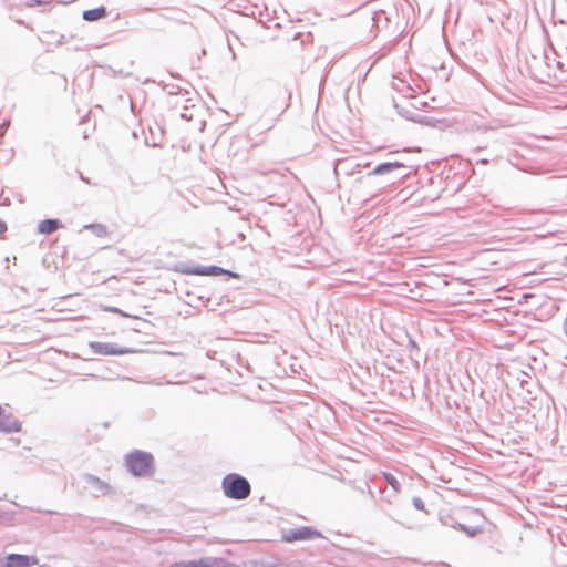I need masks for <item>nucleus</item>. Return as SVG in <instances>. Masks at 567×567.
I'll use <instances>...</instances> for the list:
<instances>
[{
    "label": "nucleus",
    "instance_id": "obj_1",
    "mask_svg": "<svg viewBox=\"0 0 567 567\" xmlns=\"http://www.w3.org/2000/svg\"><path fill=\"white\" fill-rule=\"evenodd\" d=\"M153 456L143 451H134L125 456V465L135 476L150 475L153 471Z\"/></svg>",
    "mask_w": 567,
    "mask_h": 567
},
{
    "label": "nucleus",
    "instance_id": "obj_2",
    "mask_svg": "<svg viewBox=\"0 0 567 567\" xmlns=\"http://www.w3.org/2000/svg\"><path fill=\"white\" fill-rule=\"evenodd\" d=\"M223 489L229 498L245 499L250 494V484L238 474H228L223 480Z\"/></svg>",
    "mask_w": 567,
    "mask_h": 567
},
{
    "label": "nucleus",
    "instance_id": "obj_3",
    "mask_svg": "<svg viewBox=\"0 0 567 567\" xmlns=\"http://www.w3.org/2000/svg\"><path fill=\"white\" fill-rule=\"evenodd\" d=\"M89 347L93 353L99 355H121L130 352L127 349L120 348L109 342L93 341L89 343Z\"/></svg>",
    "mask_w": 567,
    "mask_h": 567
},
{
    "label": "nucleus",
    "instance_id": "obj_4",
    "mask_svg": "<svg viewBox=\"0 0 567 567\" xmlns=\"http://www.w3.org/2000/svg\"><path fill=\"white\" fill-rule=\"evenodd\" d=\"M184 275H194V276H221V275H228L230 277H237L235 274L225 270L217 266H209V267H192V268H183L181 270Z\"/></svg>",
    "mask_w": 567,
    "mask_h": 567
},
{
    "label": "nucleus",
    "instance_id": "obj_5",
    "mask_svg": "<svg viewBox=\"0 0 567 567\" xmlns=\"http://www.w3.org/2000/svg\"><path fill=\"white\" fill-rule=\"evenodd\" d=\"M169 567H238L236 564L225 561L221 559H214L212 561L208 560H188V561H177L172 564Z\"/></svg>",
    "mask_w": 567,
    "mask_h": 567
},
{
    "label": "nucleus",
    "instance_id": "obj_6",
    "mask_svg": "<svg viewBox=\"0 0 567 567\" xmlns=\"http://www.w3.org/2000/svg\"><path fill=\"white\" fill-rule=\"evenodd\" d=\"M37 564L38 559L34 556L11 554L4 558L0 567H30Z\"/></svg>",
    "mask_w": 567,
    "mask_h": 567
},
{
    "label": "nucleus",
    "instance_id": "obj_7",
    "mask_svg": "<svg viewBox=\"0 0 567 567\" xmlns=\"http://www.w3.org/2000/svg\"><path fill=\"white\" fill-rule=\"evenodd\" d=\"M322 537L321 533L311 527H301L291 530L285 536L287 542L308 540Z\"/></svg>",
    "mask_w": 567,
    "mask_h": 567
},
{
    "label": "nucleus",
    "instance_id": "obj_8",
    "mask_svg": "<svg viewBox=\"0 0 567 567\" xmlns=\"http://www.w3.org/2000/svg\"><path fill=\"white\" fill-rule=\"evenodd\" d=\"M402 167H404V164L400 163V162L382 163L373 169L372 174L382 175V174H385V173H389L391 171L399 169Z\"/></svg>",
    "mask_w": 567,
    "mask_h": 567
},
{
    "label": "nucleus",
    "instance_id": "obj_9",
    "mask_svg": "<svg viewBox=\"0 0 567 567\" xmlns=\"http://www.w3.org/2000/svg\"><path fill=\"white\" fill-rule=\"evenodd\" d=\"M59 228V221L56 219H44L39 223L38 230L40 234L50 235Z\"/></svg>",
    "mask_w": 567,
    "mask_h": 567
},
{
    "label": "nucleus",
    "instance_id": "obj_10",
    "mask_svg": "<svg viewBox=\"0 0 567 567\" xmlns=\"http://www.w3.org/2000/svg\"><path fill=\"white\" fill-rule=\"evenodd\" d=\"M106 16V9L104 7L94 8L83 12V19L86 21H96Z\"/></svg>",
    "mask_w": 567,
    "mask_h": 567
},
{
    "label": "nucleus",
    "instance_id": "obj_11",
    "mask_svg": "<svg viewBox=\"0 0 567 567\" xmlns=\"http://www.w3.org/2000/svg\"><path fill=\"white\" fill-rule=\"evenodd\" d=\"M384 477L395 492L400 491V483L392 474L385 473Z\"/></svg>",
    "mask_w": 567,
    "mask_h": 567
},
{
    "label": "nucleus",
    "instance_id": "obj_12",
    "mask_svg": "<svg viewBox=\"0 0 567 567\" xmlns=\"http://www.w3.org/2000/svg\"><path fill=\"white\" fill-rule=\"evenodd\" d=\"M103 311H109V312H114V313H118L120 316L122 317H127V315L125 312H123L122 310H120L118 308H113V307H102L101 308Z\"/></svg>",
    "mask_w": 567,
    "mask_h": 567
},
{
    "label": "nucleus",
    "instance_id": "obj_13",
    "mask_svg": "<svg viewBox=\"0 0 567 567\" xmlns=\"http://www.w3.org/2000/svg\"><path fill=\"white\" fill-rule=\"evenodd\" d=\"M7 224L3 220H0V235L7 231Z\"/></svg>",
    "mask_w": 567,
    "mask_h": 567
},
{
    "label": "nucleus",
    "instance_id": "obj_14",
    "mask_svg": "<svg viewBox=\"0 0 567 567\" xmlns=\"http://www.w3.org/2000/svg\"><path fill=\"white\" fill-rule=\"evenodd\" d=\"M93 483H100L99 478H91Z\"/></svg>",
    "mask_w": 567,
    "mask_h": 567
},
{
    "label": "nucleus",
    "instance_id": "obj_15",
    "mask_svg": "<svg viewBox=\"0 0 567 567\" xmlns=\"http://www.w3.org/2000/svg\"><path fill=\"white\" fill-rule=\"evenodd\" d=\"M99 228H100V229H102L103 231H105L104 226H101V225H100V226H99Z\"/></svg>",
    "mask_w": 567,
    "mask_h": 567
},
{
    "label": "nucleus",
    "instance_id": "obj_16",
    "mask_svg": "<svg viewBox=\"0 0 567 567\" xmlns=\"http://www.w3.org/2000/svg\"><path fill=\"white\" fill-rule=\"evenodd\" d=\"M565 332H566V334H567V322H566V326H565Z\"/></svg>",
    "mask_w": 567,
    "mask_h": 567
}]
</instances>
